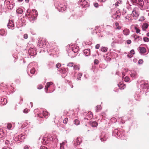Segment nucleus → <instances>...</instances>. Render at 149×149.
I'll use <instances>...</instances> for the list:
<instances>
[{"label":"nucleus","instance_id":"18","mask_svg":"<svg viewBox=\"0 0 149 149\" xmlns=\"http://www.w3.org/2000/svg\"><path fill=\"white\" fill-rule=\"evenodd\" d=\"M5 136V134L3 130L2 129H0V138H2Z\"/></svg>","mask_w":149,"mask_h":149},{"label":"nucleus","instance_id":"54","mask_svg":"<svg viewBox=\"0 0 149 149\" xmlns=\"http://www.w3.org/2000/svg\"><path fill=\"white\" fill-rule=\"evenodd\" d=\"M94 6L95 7H97L98 6V4L97 3H94Z\"/></svg>","mask_w":149,"mask_h":149},{"label":"nucleus","instance_id":"34","mask_svg":"<svg viewBox=\"0 0 149 149\" xmlns=\"http://www.w3.org/2000/svg\"><path fill=\"white\" fill-rule=\"evenodd\" d=\"M65 143V142H63L62 143H60V149H64L63 145Z\"/></svg>","mask_w":149,"mask_h":149},{"label":"nucleus","instance_id":"6","mask_svg":"<svg viewBox=\"0 0 149 149\" xmlns=\"http://www.w3.org/2000/svg\"><path fill=\"white\" fill-rule=\"evenodd\" d=\"M82 142L81 138L78 137L77 138L76 142L74 143L75 146L79 145Z\"/></svg>","mask_w":149,"mask_h":149},{"label":"nucleus","instance_id":"35","mask_svg":"<svg viewBox=\"0 0 149 149\" xmlns=\"http://www.w3.org/2000/svg\"><path fill=\"white\" fill-rule=\"evenodd\" d=\"M74 63H73L71 62L69 63L67 65V66L69 67H72Z\"/></svg>","mask_w":149,"mask_h":149},{"label":"nucleus","instance_id":"11","mask_svg":"<svg viewBox=\"0 0 149 149\" xmlns=\"http://www.w3.org/2000/svg\"><path fill=\"white\" fill-rule=\"evenodd\" d=\"M118 86L120 89L121 90L124 89L126 87L125 85L124 84H123V83H120L118 84Z\"/></svg>","mask_w":149,"mask_h":149},{"label":"nucleus","instance_id":"21","mask_svg":"<svg viewBox=\"0 0 149 149\" xmlns=\"http://www.w3.org/2000/svg\"><path fill=\"white\" fill-rule=\"evenodd\" d=\"M0 34L1 36H4L6 34V31L3 29H1L0 30Z\"/></svg>","mask_w":149,"mask_h":149},{"label":"nucleus","instance_id":"43","mask_svg":"<svg viewBox=\"0 0 149 149\" xmlns=\"http://www.w3.org/2000/svg\"><path fill=\"white\" fill-rule=\"evenodd\" d=\"M61 66V64L60 63H58L56 65V67L57 68L60 67Z\"/></svg>","mask_w":149,"mask_h":149},{"label":"nucleus","instance_id":"52","mask_svg":"<svg viewBox=\"0 0 149 149\" xmlns=\"http://www.w3.org/2000/svg\"><path fill=\"white\" fill-rule=\"evenodd\" d=\"M127 42L128 44H130L131 42V41L130 40H127Z\"/></svg>","mask_w":149,"mask_h":149},{"label":"nucleus","instance_id":"5","mask_svg":"<svg viewBox=\"0 0 149 149\" xmlns=\"http://www.w3.org/2000/svg\"><path fill=\"white\" fill-rule=\"evenodd\" d=\"M46 44L45 42L40 41L38 42V46L40 47H43L45 46Z\"/></svg>","mask_w":149,"mask_h":149},{"label":"nucleus","instance_id":"8","mask_svg":"<svg viewBox=\"0 0 149 149\" xmlns=\"http://www.w3.org/2000/svg\"><path fill=\"white\" fill-rule=\"evenodd\" d=\"M52 83L51 82H47V83L45 87V90L46 93H47V91L48 88L51 85H52Z\"/></svg>","mask_w":149,"mask_h":149},{"label":"nucleus","instance_id":"31","mask_svg":"<svg viewBox=\"0 0 149 149\" xmlns=\"http://www.w3.org/2000/svg\"><path fill=\"white\" fill-rule=\"evenodd\" d=\"M136 75L137 73L135 72L132 73L130 74V76L132 77H136Z\"/></svg>","mask_w":149,"mask_h":149},{"label":"nucleus","instance_id":"17","mask_svg":"<svg viewBox=\"0 0 149 149\" xmlns=\"http://www.w3.org/2000/svg\"><path fill=\"white\" fill-rule=\"evenodd\" d=\"M68 70V69H65V68H60L59 71L62 73L64 74Z\"/></svg>","mask_w":149,"mask_h":149},{"label":"nucleus","instance_id":"40","mask_svg":"<svg viewBox=\"0 0 149 149\" xmlns=\"http://www.w3.org/2000/svg\"><path fill=\"white\" fill-rule=\"evenodd\" d=\"M43 88V86L41 84L39 85L38 86V88L39 89H41Z\"/></svg>","mask_w":149,"mask_h":149},{"label":"nucleus","instance_id":"41","mask_svg":"<svg viewBox=\"0 0 149 149\" xmlns=\"http://www.w3.org/2000/svg\"><path fill=\"white\" fill-rule=\"evenodd\" d=\"M47 139V137L44 138L43 140V142L45 143H48V142H47V141H46V140Z\"/></svg>","mask_w":149,"mask_h":149},{"label":"nucleus","instance_id":"27","mask_svg":"<svg viewBox=\"0 0 149 149\" xmlns=\"http://www.w3.org/2000/svg\"><path fill=\"white\" fill-rule=\"evenodd\" d=\"M74 123L76 125H79V121L78 120L76 119L74 121Z\"/></svg>","mask_w":149,"mask_h":149},{"label":"nucleus","instance_id":"37","mask_svg":"<svg viewBox=\"0 0 149 149\" xmlns=\"http://www.w3.org/2000/svg\"><path fill=\"white\" fill-rule=\"evenodd\" d=\"M134 28L136 30V33H139L140 32V30L139 29L137 28L136 27H135Z\"/></svg>","mask_w":149,"mask_h":149},{"label":"nucleus","instance_id":"51","mask_svg":"<svg viewBox=\"0 0 149 149\" xmlns=\"http://www.w3.org/2000/svg\"><path fill=\"white\" fill-rule=\"evenodd\" d=\"M5 143L6 144L8 145L9 144V141L8 140H6Z\"/></svg>","mask_w":149,"mask_h":149},{"label":"nucleus","instance_id":"47","mask_svg":"<svg viewBox=\"0 0 149 149\" xmlns=\"http://www.w3.org/2000/svg\"><path fill=\"white\" fill-rule=\"evenodd\" d=\"M143 61L142 60L140 59L138 63L139 64H141L142 63H143Z\"/></svg>","mask_w":149,"mask_h":149},{"label":"nucleus","instance_id":"26","mask_svg":"<svg viewBox=\"0 0 149 149\" xmlns=\"http://www.w3.org/2000/svg\"><path fill=\"white\" fill-rule=\"evenodd\" d=\"M73 68L74 70H79V67L78 65H74L73 66Z\"/></svg>","mask_w":149,"mask_h":149},{"label":"nucleus","instance_id":"13","mask_svg":"<svg viewBox=\"0 0 149 149\" xmlns=\"http://www.w3.org/2000/svg\"><path fill=\"white\" fill-rule=\"evenodd\" d=\"M139 49L140 50V52L142 54H144L146 52V49L143 47H140L139 48Z\"/></svg>","mask_w":149,"mask_h":149},{"label":"nucleus","instance_id":"44","mask_svg":"<svg viewBox=\"0 0 149 149\" xmlns=\"http://www.w3.org/2000/svg\"><path fill=\"white\" fill-rule=\"evenodd\" d=\"M94 63L95 64H97L99 63V61L97 59H95L94 60Z\"/></svg>","mask_w":149,"mask_h":149},{"label":"nucleus","instance_id":"62","mask_svg":"<svg viewBox=\"0 0 149 149\" xmlns=\"http://www.w3.org/2000/svg\"><path fill=\"white\" fill-rule=\"evenodd\" d=\"M17 0L19 2H22L23 1V0Z\"/></svg>","mask_w":149,"mask_h":149},{"label":"nucleus","instance_id":"45","mask_svg":"<svg viewBox=\"0 0 149 149\" xmlns=\"http://www.w3.org/2000/svg\"><path fill=\"white\" fill-rule=\"evenodd\" d=\"M24 113H27L28 112V109H25L23 111Z\"/></svg>","mask_w":149,"mask_h":149},{"label":"nucleus","instance_id":"7","mask_svg":"<svg viewBox=\"0 0 149 149\" xmlns=\"http://www.w3.org/2000/svg\"><path fill=\"white\" fill-rule=\"evenodd\" d=\"M6 3H7V5H8L7 7H8V8L9 9H12L13 8L15 5L14 4L10 3L9 1H7L6 2Z\"/></svg>","mask_w":149,"mask_h":149},{"label":"nucleus","instance_id":"9","mask_svg":"<svg viewBox=\"0 0 149 149\" xmlns=\"http://www.w3.org/2000/svg\"><path fill=\"white\" fill-rule=\"evenodd\" d=\"M7 26L9 29L13 27H14V24L13 21L12 20H9V22L7 25Z\"/></svg>","mask_w":149,"mask_h":149},{"label":"nucleus","instance_id":"3","mask_svg":"<svg viewBox=\"0 0 149 149\" xmlns=\"http://www.w3.org/2000/svg\"><path fill=\"white\" fill-rule=\"evenodd\" d=\"M100 139L102 142H104L107 140L106 135L105 134H102L100 136Z\"/></svg>","mask_w":149,"mask_h":149},{"label":"nucleus","instance_id":"22","mask_svg":"<svg viewBox=\"0 0 149 149\" xmlns=\"http://www.w3.org/2000/svg\"><path fill=\"white\" fill-rule=\"evenodd\" d=\"M148 26V24H144L142 26V29L143 31H145Z\"/></svg>","mask_w":149,"mask_h":149},{"label":"nucleus","instance_id":"4","mask_svg":"<svg viewBox=\"0 0 149 149\" xmlns=\"http://www.w3.org/2000/svg\"><path fill=\"white\" fill-rule=\"evenodd\" d=\"M80 4L84 7L85 6H87L88 5V2L85 0H81L80 2Z\"/></svg>","mask_w":149,"mask_h":149},{"label":"nucleus","instance_id":"29","mask_svg":"<svg viewBox=\"0 0 149 149\" xmlns=\"http://www.w3.org/2000/svg\"><path fill=\"white\" fill-rule=\"evenodd\" d=\"M36 72V70L34 68H33L31 69L30 70V73L32 74H33L35 73Z\"/></svg>","mask_w":149,"mask_h":149},{"label":"nucleus","instance_id":"16","mask_svg":"<svg viewBox=\"0 0 149 149\" xmlns=\"http://www.w3.org/2000/svg\"><path fill=\"white\" fill-rule=\"evenodd\" d=\"M84 53L86 56H88L89 55L90 53V49H87L84 50Z\"/></svg>","mask_w":149,"mask_h":149},{"label":"nucleus","instance_id":"42","mask_svg":"<svg viewBox=\"0 0 149 149\" xmlns=\"http://www.w3.org/2000/svg\"><path fill=\"white\" fill-rule=\"evenodd\" d=\"M127 56L128 57L131 58L133 56L132 54L130 52V53L127 55Z\"/></svg>","mask_w":149,"mask_h":149},{"label":"nucleus","instance_id":"33","mask_svg":"<svg viewBox=\"0 0 149 149\" xmlns=\"http://www.w3.org/2000/svg\"><path fill=\"white\" fill-rule=\"evenodd\" d=\"M68 121V118H66L63 120V123L64 124H66L67 123Z\"/></svg>","mask_w":149,"mask_h":149},{"label":"nucleus","instance_id":"63","mask_svg":"<svg viewBox=\"0 0 149 149\" xmlns=\"http://www.w3.org/2000/svg\"><path fill=\"white\" fill-rule=\"evenodd\" d=\"M147 35L148 36H149V32L147 33Z\"/></svg>","mask_w":149,"mask_h":149},{"label":"nucleus","instance_id":"2","mask_svg":"<svg viewBox=\"0 0 149 149\" xmlns=\"http://www.w3.org/2000/svg\"><path fill=\"white\" fill-rule=\"evenodd\" d=\"M120 13L119 10L117 11L114 14H113L112 17L114 19H116L120 17Z\"/></svg>","mask_w":149,"mask_h":149},{"label":"nucleus","instance_id":"57","mask_svg":"<svg viewBox=\"0 0 149 149\" xmlns=\"http://www.w3.org/2000/svg\"><path fill=\"white\" fill-rule=\"evenodd\" d=\"M144 85H145V86H146L147 87V86H148V87L149 86H148V84H147V83H144Z\"/></svg>","mask_w":149,"mask_h":149},{"label":"nucleus","instance_id":"12","mask_svg":"<svg viewBox=\"0 0 149 149\" xmlns=\"http://www.w3.org/2000/svg\"><path fill=\"white\" fill-rule=\"evenodd\" d=\"M123 32L125 35L127 36L130 33V31L128 29H125L123 30Z\"/></svg>","mask_w":149,"mask_h":149},{"label":"nucleus","instance_id":"25","mask_svg":"<svg viewBox=\"0 0 149 149\" xmlns=\"http://www.w3.org/2000/svg\"><path fill=\"white\" fill-rule=\"evenodd\" d=\"M96 107V112H98L100 111V110H101L102 109V108L100 106H97Z\"/></svg>","mask_w":149,"mask_h":149},{"label":"nucleus","instance_id":"32","mask_svg":"<svg viewBox=\"0 0 149 149\" xmlns=\"http://www.w3.org/2000/svg\"><path fill=\"white\" fill-rule=\"evenodd\" d=\"M82 75V74L81 73H79L77 75V79L79 80H80V79L81 78V77Z\"/></svg>","mask_w":149,"mask_h":149},{"label":"nucleus","instance_id":"14","mask_svg":"<svg viewBox=\"0 0 149 149\" xmlns=\"http://www.w3.org/2000/svg\"><path fill=\"white\" fill-rule=\"evenodd\" d=\"M90 124L92 127H96L98 125L96 121H91L90 122Z\"/></svg>","mask_w":149,"mask_h":149},{"label":"nucleus","instance_id":"38","mask_svg":"<svg viewBox=\"0 0 149 149\" xmlns=\"http://www.w3.org/2000/svg\"><path fill=\"white\" fill-rule=\"evenodd\" d=\"M143 40L146 42H148L149 41V38L146 37H145L143 38Z\"/></svg>","mask_w":149,"mask_h":149},{"label":"nucleus","instance_id":"39","mask_svg":"<svg viewBox=\"0 0 149 149\" xmlns=\"http://www.w3.org/2000/svg\"><path fill=\"white\" fill-rule=\"evenodd\" d=\"M129 80V78L128 77L126 76L125 77L124 81L126 82H128Z\"/></svg>","mask_w":149,"mask_h":149},{"label":"nucleus","instance_id":"48","mask_svg":"<svg viewBox=\"0 0 149 149\" xmlns=\"http://www.w3.org/2000/svg\"><path fill=\"white\" fill-rule=\"evenodd\" d=\"M40 149H47L46 147L44 146H41Z\"/></svg>","mask_w":149,"mask_h":149},{"label":"nucleus","instance_id":"20","mask_svg":"<svg viewBox=\"0 0 149 149\" xmlns=\"http://www.w3.org/2000/svg\"><path fill=\"white\" fill-rule=\"evenodd\" d=\"M123 2L121 0H118L116 2L115 4L116 7H117L119 6L120 5L122 4Z\"/></svg>","mask_w":149,"mask_h":149},{"label":"nucleus","instance_id":"28","mask_svg":"<svg viewBox=\"0 0 149 149\" xmlns=\"http://www.w3.org/2000/svg\"><path fill=\"white\" fill-rule=\"evenodd\" d=\"M43 115L44 117H46V116L48 115V112L47 111H43Z\"/></svg>","mask_w":149,"mask_h":149},{"label":"nucleus","instance_id":"60","mask_svg":"<svg viewBox=\"0 0 149 149\" xmlns=\"http://www.w3.org/2000/svg\"><path fill=\"white\" fill-rule=\"evenodd\" d=\"M125 75L124 73H122V76L124 77Z\"/></svg>","mask_w":149,"mask_h":149},{"label":"nucleus","instance_id":"59","mask_svg":"<svg viewBox=\"0 0 149 149\" xmlns=\"http://www.w3.org/2000/svg\"><path fill=\"white\" fill-rule=\"evenodd\" d=\"M7 136L8 137V139H10L11 138H10V136H9V135H8Z\"/></svg>","mask_w":149,"mask_h":149},{"label":"nucleus","instance_id":"50","mask_svg":"<svg viewBox=\"0 0 149 149\" xmlns=\"http://www.w3.org/2000/svg\"><path fill=\"white\" fill-rule=\"evenodd\" d=\"M95 48L96 49H98L100 47L99 44H97L95 46Z\"/></svg>","mask_w":149,"mask_h":149},{"label":"nucleus","instance_id":"64","mask_svg":"<svg viewBox=\"0 0 149 149\" xmlns=\"http://www.w3.org/2000/svg\"><path fill=\"white\" fill-rule=\"evenodd\" d=\"M2 149H7L5 148H3Z\"/></svg>","mask_w":149,"mask_h":149},{"label":"nucleus","instance_id":"46","mask_svg":"<svg viewBox=\"0 0 149 149\" xmlns=\"http://www.w3.org/2000/svg\"><path fill=\"white\" fill-rule=\"evenodd\" d=\"M28 35L27 34H25L24 36V39H27L28 38Z\"/></svg>","mask_w":149,"mask_h":149},{"label":"nucleus","instance_id":"56","mask_svg":"<svg viewBox=\"0 0 149 149\" xmlns=\"http://www.w3.org/2000/svg\"><path fill=\"white\" fill-rule=\"evenodd\" d=\"M139 38V36H136H136L135 37V38H134V39H135V40H136V39H138V38Z\"/></svg>","mask_w":149,"mask_h":149},{"label":"nucleus","instance_id":"36","mask_svg":"<svg viewBox=\"0 0 149 149\" xmlns=\"http://www.w3.org/2000/svg\"><path fill=\"white\" fill-rule=\"evenodd\" d=\"M12 125L11 123H8L7 125V128L9 130H10L12 127Z\"/></svg>","mask_w":149,"mask_h":149},{"label":"nucleus","instance_id":"23","mask_svg":"<svg viewBox=\"0 0 149 149\" xmlns=\"http://www.w3.org/2000/svg\"><path fill=\"white\" fill-rule=\"evenodd\" d=\"M1 102H2V100H3V101L2 102V104L3 105H5L7 103V100L5 98H3V99H1Z\"/></svg>","mask_w":149,"mask_h":149},{"label":"nucleus","instance_id":"1","mask_svg":"<svg viewBox=\"0 0 149 149\" xmlns=\"http://www.w3.org/2000/svg\"><path fill=\"white\" fill-rule=\"evenodd\" d=\"M139 9L137 8H134L132 14V15L134 18V19H136L139 16V14L138 13Z\"/></svg>","mask_w":149,"mask_h":149},{"label":"nucleus","instance_id":"55","mask_svg":"<svg viewBox=\"0 0 149 149\" xmlns=\"http://www.w3.org/2000/svg\"><path fill=\"white\" fill-rule=\"evenodd\" d=\"M136 36V34H134L133 35H132L131 36V37L133 38H135V37Z\"/></svg>","mask_w":149,"mask_h":149},{"label":"nucleus","instance_id":"15","mask_svg":"<svg viewBox=\"0 0 149 149\" xmlns=\"http://www.w3.org/2000/svg\"><path fill=\"white\" fill-rule=\"evenodd\" d=\"M72 50L74 53H76L79 51V47L77 46H75L72 47Z\"/></svg>","mask_w":149,"mask_h":149},{"label":"nucleus","instance_id":"61","mask_svg":"<svg viewBox=\"0 0 149 149\" xmlns=\"http://www.w3.org/2000/svg\"><path fill=\"white\" fill-rule=\"evenodd\" d=\"M26 2L27 3H28L29 1V0H25Z\"/></svg>","mask_w":149,"mask_h":149},{"label":"nucleus","instance_id":"24","mask_svg":"<svg viewBox=\"0 0 149 149\" xmlns=\"http://www.w3.org/2000/svg\"><path fill=\"white\" fill-rule=\"evenodd\" d=\"M23 12V10L21 8H19L16 10L17 13L19 14H22Z\"/></svg>","mask_w":149,"mask_h":149},{"label":"nucleus","instance_id":"30","mask_svg":"<svg viewBox=\"0 0 149 149\" xmlns=\"http://www.w3.org/2000/svg\"><path fill=\"white\" fill-rule=\"evenodd\" d=\"M101 51L103 52H106L107 51V48L106 47H103L101 48Z\"/></svg>","mask_w":149,"mask_h":149},{"label":"nucleus","instance_id":"58","mask_svg":"<svg viewBox=\"0 0 149 149\" xmlns=\"http://www.w3.org/2000/svg\"><path fill=\"white\" fill-rule=\"evenodd\" d=\"M98 0L101 2H104L105 1H106V0Z\"/></svg>","mask_w":149,"mask_h":149},{"label":"nucleus","instance_id":"10","mask_svg":"<svg viewBox=\"0 0 149 149\" xmlns=\"http://www.w3.org/2000/svg\"><path fill=\"white\" fill-rule=\"evenodd\" d=\"M136 3L141 7H143L144 4V2L142 0H136Z\"/></svg>","mask_w":149,"mask_h":149},{"label":"nucleus","instance_id":"49","mask_svg":"<svg viewBox=\"0 0 149 149\" xmlns=\"http://www.w3.org/2000/svg\"><path fill=\"white\" fill-rule=\"evenodd\" d=\"M130 53L132 54H134V49H132L130 52Z\"/></svg>","mask_w":149,"mask_h":149},{"label":"nucleus","instance_id":"19","mask_svg":"<svg viewBox=\"0 0 149 149\" xmlns=\"http://www.w3.org/2000/svg\"><path fill=\"white\" fill-rule=\"evenodd\" d=\"M115 25L116 26L115 29H116L120 30L121 28V26L119 25V24L118 22H115Z\"/></svg>","mask_w":149,"mask_h":149},{"label":"nucleus","instance_id":"53","mask_svg":"<svg viewBox=\"0 0 149 149\" xmlns=\"http://www.w3.org/2000/svg\"><path fill=\"white\" fill-rule=\"evenodd\" d=\"M29 149V146L27 145L25 146L24 148V149Z\"/></svg>","mask_w":149,"mask_h":149}]
</instances>
